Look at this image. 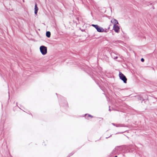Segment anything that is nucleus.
<instances>
[{"label": "nucleus", "mask_w": 157, "mask_h": 157, "mask_svg": "<svg viewBox=\"0 0 157 157\" xmlns=\"http://www.w3.org/2000/svg\"><path fill=\"white\" fill-rule=\"evenodd\" d=\"M116 127H121L124 126L123 124H117L116 125Z\"/></svg>", "instance_id": "nucleus-8"}, {"label": "nucleus", "mask_w": 157, "mask_h": 157, "mask_svg": "<svg viewBox=\"0 0 157 157\" xmlns=\"http://www.w3.org/2000/svg\"><path fill=\"white\" fill-rule=\"evenodd\" d=\"M111 22L114 25H116V24H118V22L117 20L115 19H113L111 21Z\"/></svg>", "instance_id": "nucleus-5"}, {"label": "nucleus", "mask_w": 157, "mask_h": 157, "mask_svg": "<svg viewBox=\"0 0 157 157\" xmlns=\"http://www.w3.org/2000/svg\"><path fill=\"white\" fill-rule=\"evenodd\" d=\"M144 59L142 58L141 59V61L142 62H143L144 61Z\"/></svg>", "instance_id": "nucleus-10"}, {"label": "nucleus", "mask_w": 157, "mask_h": 157, "mask_svg": "<svg viewBox=\"0 0 157 157\" xmlns=\"http://www.w3.org/2000/svg\"><path fill=\"white\" fill-rule=\"evenodd\" d=\"M114 157H117V156H115Z\"/></svg>", "instance_id": "nucleus-16"}, {"label": "nucleus", "mask_w": 157, "mask_h": 157, "mask_svg": "<svg viewBox=\"0 0 157 157\" xmlns=\"http://www.w3.org/2000/svg\"><path fill=\"white\" fill-rule=\"evenodd\" d=\"M105 32H107V31H106V30H105Z\"/></svg>", "instance_id": "nucleus-15"}, {"label": "nucleus", "mask_w": 157, "mask_h": 157, "mask_svg": "<svg viewBox=\"0 0 157 157\" xmlns=\"http://www.w3.org/2000/svg\"><path fill=\"white\" fill-rule=\"evenodd\" d=\"M38 10V8L36 4H36L35 6V14H36L37 13Z\"/></svg>", "instance_id": "nucleus-6"}, {"label": "nucleus", "mask_w": 157, "mask_h": 157, "mask_svg": "<svg viewBox=\"0 0 157 157\" xmlns=\"http://www.w3.org/2000/svg\"><path fill=\"white\" fill-rule=\"evenodd\" d=\"M109 110L110 111V109H109Z\"/></svg>", "instance_id": "nucleus-14"}, {"label": "nucleus", "mask_w": 157, "mask_h": 157, "mask_svg": "<svg viewBox=\"0 0 157 157\" xmlns=\"http://www.w3.org/2000/svg\"><path fill=\"white\" fill-rule=\"evenodd\" d=\"M88 116L89 117H93V116H91V115H90V114H89L88 115Z\"/></svg>", "instance_id": "nucleus-11"}, {"label": "nucleus", "mask_w": 157, "mask_h": 157, "mask_svg": "<svg viewBox=\"0 0 157 157\" xmlns=\"http://www.w3.org/2000/svg\"><path fill=\"white\" fill-rule=\"evenodd\" d=\"M119 75L120 78L123 81L124 83H126L127 79L125 76L122 73L120 72H119Z\"/></svg>", "instance_id": "nucleus-2"}, {"label": "nucleus", "mask_w": 157, "mask_h": 157, "mask_svg": "<svg viewBox=\"0 0 157 157\" xmlns=\"http://www.w3.org/2000/svg\"><path fill=\"white\" fill-rule=\"evenodd\" d=\"M40 51L43 55H45L47 53V48L44 46H41L40 48Z\"/></svg>", "instance_id": "nucleus-1"}, {"label": "nucleus", "mask_w": 157, "mask_h": 157, "mask_svg": "<svg viewBox=\"0 0 157 157\" xmlns=\"http://www.w3.org/2000/svg\"><path fill=\"white\" fill-rule=\"evenodd\" d=\"M97 25H94V24H92V26H93V27H94V28Z\"/></svg>", "instance_id": "nucleus-9"}, {"label": "nucleus", "mask_w": 157, "mask_h": 157, "mask_svg": "<svg viewBox=\"0 0 157 157\" xmlns=\"http://www.w3.org/2000/svg\"><path fill=\"white\" fill-rule=\"evenodd\" d=\"M112 124L113 125H114V126H116V125L115 124H114V123H112Z\"/></svg>", "instance_id": "nucleus-12"}, {"label": "nucleus", "mask_w": 157, "mask_h": 157, "mask_svg": "<svg viewBox=\"0 0 157 157\" xmlns=\"http://www.w3.org/2000/svg\"><path fill=\"white\" fill-rule=\"evenodd\" d=\"M113 29L116 32L118 33L119 32L120 28L118 25L115 24L113 25Z\"/></svg>", "instance_id": "nucleus-4"}, {"label": "nucleus", "mask_w": 157, "mask_h": 157, "mask_svg": "<svg viewBox=\"0 0 157 157\" xmlns=\"http://www.w3.org/2000/svg\"><path fill=\"white\" fill-rule=\"evenodd\" d=\"M46 36L48 38H49L51 36V33L49 31H47L46 33Z\"/></svg>", "instance_id": "nucleus-7"}, {"label": "nucleus", "mask_w": 157, "mask_h": 157, "mask_svg": "<svg viewBox=\"0 0 157 157\" xmlns=\"http://www.w3.org/2000/svg\"><path fill=\"white\" fill-rule=\"evenodd\" d=\"M98 32H102L104 31V29L101 27H99L98 25H97L95 28Z\"/></svg>", "instance_id": "nucleus-3"}, {"label": "nucleus", "mask_w": 157, "mask_h": 157, "mask_svg": "<svg viewBox=\"0 0 157 157\" xmlns=\"http://www.w3.org/2000/svg\"><path fill=\"white\" fill-rule=\"evenodd\" d=\"M117 57H115V58H114V59H117Z\"/></svg>", "instance_id": "nucleus-13"}]
</instances>
